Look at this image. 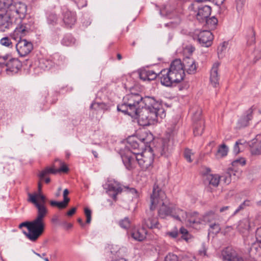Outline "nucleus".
Wrapping results in <instances>:
<instances>
[{"label":"nucleus","mask_w":261,"mask_h":261,"mask_svg":"<svg viewBox=\"0 0 261 261\" xmlns=\"http://www.w3.org/2000/svg\"><path fill=\"white\" fill-rule=\"evenodd\" d=\"M175 135L176 133L174 131L168 132L166 137L163 139L162 143L155 146L153 148L150 147V151L153 152L154 156L168 157L173 150Z\"/></svg>","instance_id":"5"},{"label":"nucleus","mask_w":261,"mask_h":261,"mask_svg":"<svg viewBox=\"0 0 261 261\" xmlns=\"http://www.w3.org/2000/svg\"><path fill=\"white\" fill-rule=\"evenodd\" d=\"M255 238L258 244V246L261 248V227L258 228L255 232Z\"/></svg>","instance_id":"53"},{"label":"nucleus","mask_w":261,"mask_h":261,"mask_svg":"<svg viewBox=\"0 0 261 261\" xmlns=\"http://www.w3.org/2000/svg\"><path fill=\"white\" fill-rule=\"evenodd\" d=\"M224 1L225 0H210V2H212L216 5L220 6L224 3Z\"/></svg>","instance_id":"64"},{"label":"nucleus","mask_w":261,"mask_h":261,"mask_svg":"<svg viewBox=\"0 0 261 261\" xmlns=\"http://www.w3.org/2000/svg\"><path fill=\"white\" fill-rule=\"evenodd\" d=\"M221 230V227L218 223H212L210 224V232L217 234Z\"/></svg>","instance_id":"46"},{"label":"nucleus","mask_w":261,"mask_h":261,"mask_svg":"<svg viewBox=\"0 0 261 261\" xmlns=\"http://www.w3.org/2000/svg\"><path fill=\"white\" fill-rule=\"evenodd\" d=\"M117 110L132 117L138 118L140 125L147 126L157 121L158 118L165 117L166 114L162 105L154 97H143L138 93L126 95L121 104L117 106Z\"/></svg>","instance_id":"1"},{"label":"nucleus","mask_w":261,"mask_h":261,"mask_svg":"<svg viewBox=\"0 0 261 261\" xmlns=\"http://www.w3.org/2000/svg\"><path fill=\"white\" fill-rule=\"evenodd\" d=\"M69 192L67 189H66L64 190L63 192V198L64 201L65 202V203H68V202L70 201L69 198L67 197L68 194H69Z\"/></svg>","instance_id":"60"},{"label":"nucleus","mask_w":261,"mask_h":261,"mask_svg":"<svg viewBox=\"0 0 261 261\" xmlns=\"http://www.w3.org/2000/svg\"><path fill=\"white\" fill-rule=\"evenodd\" d=\"M16 48L20 56L25 57L33 50V45L26 39H20L16 44Z\"/></svg>","instance_id":"12"},{"label":"nucleus","mask_w":261,"mask_h":261,"mask_svg":"<svg viewBox=\"0 0 261 261\" xmlns=\"http://www.w3.org/2000/svg\"><path fill=\"white\" fill-rule=\"evenodd\" d=\"M237 173V171H234L231 168H228L225 174L222 176V180L225 184L228 185L231 182V176H236Z\"/></svg>","instance_id":"29"},{"label":"nucleus","mask_w":261,"mask_h":261,"mask_svg":"<svg viewBox=\"0 0 261 261\" xmlns=\"http://www.w3.org/2000/svg\"><path fill=\"white\" fill-rule=\"evenodd\" d=\"M252 152L255 154H261V140L259 142L257 147L255 149L252 150Z\"/></svg>","instance_id":"61"},{"label":"nucleus","mask_w":261,"mask_h":261,"mask_svg":"<svg viewBox=\"0 0 261 261\" xmlns=\"http://www.w3.org/2000/svg\"><path fill=\"white\" fill-rule=\"evenodd\" d=\"M38 193H34L33 194H31V193H28L29 198L28 199V201L29 202H31V201L30 200V199L31 197H32L33 196V197H35V199H36V201L38 203H42V201H41L42 200L41 199V197L42 196L44 198V202L42 203H43L42 204L43 206H46L45 204H46V198L41 193L42 184H41L40 181H39L38 183Z\"/></svg>","instance_id":"25"},{"label":"nucleus","mask_w":261,"mask_h":261,"mask_svg":"<svg viewBox=\"0 0 261 261\" xmlns=\"http://www.w3.org/2000/svg\"><path fill=\"white\" fill-rule=\"evenodd\" d=\"M7 58L6 57H0V67L2 68V70H5V65L6 64V60Z\"/></svg>","instance_id":"58"},{"label":"nucleus","mask_w":261,"mask_h":261,"mask_svg":"<svg viewBox=\"0 0 261 261\" xmlns=\"http://www.w3.org/2000/svg\"><path fill=\"white\" fill-rule=\"evenodd\" d=\"M79 8H83L87 5V1L86 0H73Z\"/></svg>","instance_id":"57"},{"label":"nucleus","mask_w":261,"mask_h":261,"mask_svg":"<svg viewBox=\"0 0 261 261\" xmlns=\"http://www.w3.org/2000/svg\"><path fill=\"white\" fill-rule=\"evenodd\" d=\"M227 46V43L225 42H223L218 47V57L222 58L223 53L226 50Z\"/></svg>","instance_id":"48"},{"label":"nucleus","mask_w":261,"mask_h":261,"mask_svg":"<svg viewBox=\"0 0 261 261\" xmlns=\"http://www.w3.org/2000/svg\"><path fill=\"white\" fill-rule=\"evenodd\" d=\"M160 14L171 20L170 22L165 24V26L167 27L172 29L176 28L180 23L181 19L175 11L169 12L166 11V8H164L160 10Z\"/></svg>","instance_id":"10"},{"label":"nucleus","mask_w":261,"mask_h":261,"mask_svg":"<svg viewBox=\"0 0 261 261\" xmlns=\"http://www.w3.org/2000/svg\"><path fill=\"white\" fill-rule=\"evenodd\" d=\"M219 65V63H215L211 70L210 82L214 87H217L219 85V76L218 73Z\"/></svg>","instance_id":"21"},{"label":"nucleus","mask_w":261,"mask_h":261,"mask_svg":"<svg viewBox=\"0 0 261 261\" xmlns=\"http://www.w3.org/2000/svg\"><path fill=\"white\" fill-rule=\"evenodd\" d=\"M63 20L67 27L71 28L76 21V13L69 10H66L63 14Z\"/></svg>","instance_id":"20"},{"label":"nucleus","mask_w":261,"mask_h":261,"mask_svg":"<svg viewBox=\"0 0 261 261\" xmlns=\"http://www.w3.org/2000/svg\"><path fill=\"white\" fill-rule=\"evenodd\" d=\"M11 0H0V14H5L9 12V6Z\"/></svg>","instance_id":"33"},{"label":"nucleus","mask_w":261,"mask_h":261,"mask_svg":"<svg viewBox=\"0 0 261 261\" xmlns=\"http://www.w3.org/2000/svg\"><path fill=\"white\" fill-rule=\"evenodd\" d=\"M57 162L60 163V167L59 169H58L59 172H68V171H69V168H68V167L64 162H62L59 159H56L55 163L57 164Z\"/></svg>","instance_id":"44"},{"label":"nucleus","mask_w":261,"mask_h":261,"mask_svg":"<svg viewBox=\"0 0 261 261\" xmlns=\"http://www.w3.org/2000/svg\"><path fill=\"white\" fill-rule=\"evenodd\" d=\"M240 144H242V143L240 141H238L236 142L234 147H233V152L235 154H238L240 152V148L239 145Z\"/></svg>","instance_id":"59"},{"label":"nucleus","mask_w":261,"mask_h":261,"mask_svg":"<svg viewBox=\"0 0 261 261\" xmlns=\"http://www.w3.org/2000/svg\"><path fill=\"white\" fill-rule=\"evenodd\" d=\"M159 76L160 79L161 83L165 86L170 87L173 84H176L167 69L162 70L159 73Z\"/></svg>","instance_id":"17"},{"label":"nucleus","mask_w":261,"mask_h":261,"mask_svg":"<svg viewBox=\"0 0 261 261\" xmlns=\"http://www.w3.org/2000/svg\"><path fill=\"white\" fill-rule=\"evenodd\" d=\"M159 73H155L153 70H147L142 71L140 73V79L143 81L148 80L152 81L155 79Z\"/></svg>","instance_id":"28"},{"label":"nucleus","mask_w":261,"mask_h":261,"mask_svg":"<svg viewBox=\"0 0 261 261\" xmlns=\"http://www.w3.org/2000/svg\"><path fill=\"white\" fill-rule=\"evenodd\" d=\"M216 218V215L214 212L213 211H210L206 213L202 217V222H205L207 223H212Z\"/></svg>","instance_id":"37"},{"label":"nucleus","mask_w":261,"mask_h":261,"mask_svg":"<svg viewBox=\"0 0 261 261\" xmlns=\"http://www.w3.org/2000/svg\"><path fill=\"white\" fill-rule=\"evenodd\" d=\"M9 12L11 15L15 18L16 20L17 17L20 19L24 16L27 12V7L23 3L20 2L12 3L11 1L9 6Z\"/></svg>","instance_id":"9"},{"label":"nucleus","mask_w":261,"mask_h":261,"mask_svg":"<svg viewBox=\"0 0 261 261\" xmlns=\"http://www.w3.org/2000/svg\"><path fill=\"white\" fill-rule=\"evenodd\" d=\"M246 164V161L244 158H240L239 159H237L234 161H233L231 163V167L230 168H231L233 169V171H237L236 168H237L238 166L240 165L241 166H243L245 165Z\"/></svg>","instance_id":"40"},{"label":"nucleus","mask_w":261,"mask_h":261,"mask_svg":"<svg viewBox=\"0 0 261 261\" xmlns=\"http://www.w3.org/2000/svg\"><path fill=\"white\" fill-rule=\"evenodd\" d=\"M53 62L50 60H42L40 62V66L41 68L44 69H49L53 66Z\"/></svg>","instance_id":"41"},{"label":"nucleus","mask_w":261,"mask_h":261,"mask_svg":"<svg viewBox=\"0 0 261 261\" xmlns=\"http://www.w3.org/2000/svg\"><path fill=\"white\" fill-rule=\"evenodd\" d=\"M105 189L107 192L115 201L117 200V195L121 193L123 191V188L120 184L116 181H110L105 185Z\"/></svg>","instance_id":"13"},{"label":"nucleus","mask_w":261,"mask_h":261,"mask_svg":"<svg viewBox=\"0 0 261 261\" xmlns=\"http://www.w3.org/2000/svg\"><path fill=\"white\" fill-rule=\"evenodd\" d=\"M152 211L150 210L147 212V218L143 220V226L149 228H159V223L156 217L153 216Z\"/></svg>","instance_id":"19"},{"label":"nucleus","mask_w":261,"mask_h":261,"mask_svg":"<svg viewBox=\"0 0 261 261\" xmlns=\"http://www.w3.org/2000/svg\"><path fill=\"white\" fill-rule=\"evenodd\" d=\"M260 253L261 248H258L256 244L252 245L249 250L250 256L254 259H257V256L259 255Z\"/></svg>","instance_id":"35"},{"label":"nucleus","mask_w":261,"mask_h":261,"mask_svg":"<svg viewBox=\"0 0 261 261\" xmlns=\"http://www.w3.org/2000/svg\"><path fill=\"white\" fill-rule=\"evenodd\" d=\"M191 111L193 113V121L194 123H197L203 121L201 118L202 110L200 108H192Z\"/></svg>","instance_id":"30"},{"label":"nucleus","mask_w":261,"mask_h":261,"mask_svg":"<svg viewBox=\"0 0 261 261\" xmlns=\"http://www.w3.org/2000/svg\"><path fill=\"white\" fill-rule=\"evenodd\" d=\"M146 230L142 227L133 229L131 232V236L135 240L141 242L146 238Z\"/></svg>","instance_id":"23"},{"label":"nucleus","mask_w":261,"mask_h":261,"mask_svg":"<svg viewBox=\"0 0 261 261\" xmlns=\"http://www.w3.org/2000/svg\"><path fill=\"white\" fill-rule=\"evenodd\" d=\"M254 109L253 108V107H251L247 111L246 116L244 118H242L240 120V123L241 124V125L243 126H246L248 125L249 121L251 120L252 119V114L253 113Z\"/></svg>","instance_id":"36"},{"label":"nucleus","mask_w":261,"mask_h":261,"mask_svg":"<svg viewBox=\"0 0 261 261\" xmlns=\"http://www.w3.org/2000/svg\"><path fill=\"white\" fill-rule=\"evenodd\" d=\"M165 183L157 180L154 184L152 194L150 196V208L153 210L156 206H159L158 213L160 217L164 218L166 216L173 214V210L169 206V202L166 199L165 192L162 190Z\"/></svg>","instance_id":"3"},{"label":"nucleus","mask_w":261,"mask_h":261,"mask_svg":"<svg viewBox=\"0 0 261 261\" xmlns=\"http://www.w3.org/2000/svg\"><path fill=\"white\" fill-rule=\"evenodd\" d=\"M211 172V169L209 168H205V172H203V175H206V180H207L210 185L214 187L218 186L220 181V177L216 174H208Z\"/></svg>","instance_id":"24"},{"label":"nucleus","mask_w":261,"mask_h":261,"mask_svg":"<svg viewBox=\"0 0 261 261\" xmlns=\"http://www.w3.org/2000/svg\"><path fill=\"white\" fill-rule=\"evenodd\" d=\"M167 234L172 238H176L178 236V232L177 230H174L171 232H168Z\"/></svg>","instance_id":"62"},{"label":"nucleus","mask_w":261,"mask_h":261,"mask_svg":"<svg viewBox=\"0 0 261 261\" xmlns=\"http://www.w3.org/2000/svg\"><path fill=\"white\" fill-rule=\"evenodd\" d=\"M47 22L48 24L54 26L58 23L59 17L54 12H49L47 14Z\"/></svg>","instance_id":"32"},{"label":"nucleus","mask_w":261,"mask_h":261,"mask_svg":"<svg viewBox=\"0 0 261 261\" xmlns=\"http://www.w3.org/2000/svg\"><path fill=\"white\" fill-rule=\"evenodd\" d=\"M251 204V202L249 200H245L242 204L240 205L238 208L234 212V214L238 213L240 210L244 209L246 206H249Z\"/></svg>","instance_id":"51"},{"label":"nucleus","mask_w":261,"mask_h":261,"mask_svg":"<svg viewBox=\"0 0 261 261\" xmlns=\"http://www.w3.org/2000/svg\"><path fill=\"white\" fill-rule=\"evenodd\" d=\"M57 166V164L55 161L51 167H47L44 170H42L38 174V177H39L40 180H43L45 176L48 174L51 173L55 174L58 173V169L56 168Z\"/></svg>","instance_id":"26"},{"label":"nucleus","mask_w":261,"mask_h":261,"mask_svg":"<svg viewBox=\"0 0 261 261\" xmlns=\"http://www.w3.org/2000/svg\"><path fill=\"white\" fill-rule=\"evenodd\" d=\"M255 32L253 30H251L250 34L248 35L247 38V45H251L255 42Z\"/></svg>","instance_id":"45"},{"label":"nucleus","mask_w":261,"mask_h":261,"mask_svg":"<svg viewBox=\"0 0 261 261\" xmlns=\"http://www.w3.org/2000/svg\"><path fill=\"white\" fill-rule=\"evenodd\" d=\"M84 212L86 216V223L89 224L91 221V211L88 208H85Z\"/></svg>","instance_id":"56"},{"label":"nucleus","mask_w":261,"mask_h":261,"mask_svg":"<svg viewBox=\"0 0 261 261\" xmlns=\"http://www.w3.org/2000/svg\"><path fill=\"white\" fill-rule=\"evenodd\" d=\"M131 221L128 217H125L119 222V226L124 229H128L130 226Z\"/></svg>","instance_id":"43"},{"label":"nucleus","mask_w":261,"mask_h":261,"mask_svg":"<svg viewBox=\"0 0 261 261\" xmlns=\"http://www.w3.org/2000/svg\"><path fill=\"white\" fill-rule=\"evenodd\" d=\"M190 14L196 17L200 22H204L211 13V8L197 3L191 4L188 7Z\"/></svg>","instance_id":"6"},{"label":"nucleus","mask_w":261,"mask_h":261,"mask_svg":"<svg viewBox=\"0 0 261 261\" xmlns=\"http://www.w3.org/2000/svg\"><path fill=\"white\" fill-rule=\"evenodd\" d=\"M204 128V121H200L197 123H194L193 133L195 136L201 135Z\"/></svg>","instance_id":"31"},{"label":"nucleus","mask_w":261,"mask_h":261,"mask_svg":"<svg viewBox=\"0 0 261 261\" xmlns=\"http://www.w3.org/2000/svg\"><path fill=\"white\" fill-rule=\"evenodd\" d=\"M228 148L227 146L223 144L220 145L216 153V157L218 159L225 156L228 153Z\"/></svg>","instance_id":"34"},{"label":"nucleus","mask_w":261,"mask_h":261,"mask_svg":"<svg viewBox=\"0 0 261 261\" xmlns=\"http://www.w3.org/2000/svg\"><path fill=\"white\" fill-rule=\"evenodd\" d=\"M186 222L190 226L196 227L202 223V219L198 216L197 212L188 213Z\"/></svg>","instance_id":"22"},{"label":"nucleus","mask_w":261,"mask_h":261,"mask_svg":"<svg viewBox=\"0 0 261 261\" xmlns=\"http://www.w3.org/2000/svg\"><path fill=\"white\" fill-rule=\"evenodd\" d=\"M122 162L128 170H132L136 167L137 163V153L127 151L121 155Z\"/></svg>","instance_id":"11"},{"label":"nucleus","mask_w":261,"mask_h":261,"mask_svg":"<svg viewBox=\"0 0 261 261\" xmlns=\"http://www.w3.org/2000/svg\"><path fill=\"white\" fill-rule=\"evenodd\" d=\"M21 67V64L18 59H12L6 63L4 71L8 75H13L17 73Z\"/></svg>","instance_id":"15"},{"label":"nucleus","mask_w":261,"mask_h":261,"mask_svg":"<svg viewBox=\"0 0 261 261\" xmlns=\"http://www.w3.org/2000/svg\"><path fill=\"white\" fill-rule=\"evenodd\" d=\"M188 213L179 208H174L173 210L172 217L177 220L181 222H186Z\"/></svg>","instance_id":"27"},{"label":"nucleus","mask_w":261,"mask_h":261,"mask_svg":"<svg viewBox=\"0 0 261 261\" xmlns=\"http://www.w3.org/2000/svg\"><path fill=\"white\" fill-rule=\"evenodd\" d=\"M167 70L176 84L183 80L185 74L184 69H182L180 60L176 59L173 61L169 68Z\"/></svg>","instance_id":"7"},{"label":"nucleus","mask_w":261,"mask_h":261,"mask_svg":"<svg viewBox=\"0 0 261 261\" xmlns=\"http://www.w3.org/2000/svg\"><path fill=\"white\" fill-rule=\"evenodd\" d=\"M106 108L107 105L103 102H93L90 106V109L95 111L105 110Z\"/></svg>","instance_id":"39"},{"label":"nucleus","mask_w":261,"mask_h":261,"mask_svg":"<svg viewBox=\"0 0 261 261\" xmlns=\"http://www.w3.org/2000/svg\"><path fill=\"white\" fill-rule=\"evenodd\" d=\"M15 18L12 17L9 12L4 14H0V32H5L15 28L14 34L19 35L20 37L29 33L30 30L29 25L22 23L15 27Z\"/></svg>","instance_id":"4"},{"label":"nucleus","mask_w":261,"mask_h":261,"mask_svg":"<svg viewBox=\"0 0 261 261\" xmlns=\"http://www.w3.org/2000/svg\"><path fill=\"white\" fill-rule=\"evenodd\" d=\"M0 43L2 45L7 47H9L12 45L11 40L8 37H5L2 38L0 40Z\"/></svg>","instance_id":"52"},{"label":"nucleus","mask_w":261,"mask_h":261,"mask_svg":"<svg viewBox=\"0 0 261 261\" xmlns=\"http://www.w3.org/2000/svg\"><path fill=\"white\" fill-rule=\"evenodd\" d=\"M182 69H184V72L186 71L188 74H193L195 73L197 66L194 59L190 57H186L181 62Z\"/></svg>","instance_id":"18"},{"label":"nucleus","mask_w":261,"mask_h":261,"mask_svg":"<svg viewBox=\"0 0 261 261\" xmlns=\"http://www.w3.org/2000/svg\"><path fill=\"white\" fill-rule=\"evenodd\" d=\"M153 156V152L150 150L141 153H137V163L142 170H146L152 166Z\"/></svg>","instance_id":"8"},{"label":"nucleus","mask_w":261,"mask_h":261,"mask_svg":"<svg viewBox=\"0 0 261 261\" xmlns=\"http://www.w3.org/2000/svg\"><path fill=\"white\" fill-rule=\"evenodd\" d=\"M254 58L256 60L261 58V42L254 51Z\"/></svg>","instance_id":"55"},{"label":"nucleus","mask_w":261,"mask_h":261,"mask_svg":"<svg viewBox=\"0 0 261 261\" xmlns=\"http://www.w3.org/2000/svg\"><path fill=\"white\" fill-rule=\"evenodd\" d=\"M42 203L44 202V198L41 197ZM30 200L37 208L36 217L32 221L29 226V232L24 231L27 238L32 241H36L43 233L45 228L44 218L48 214V210L43 203H38L35 197H31Z\"/></svg>","instance_id":"2"},{"label":"nucleus","mask_w":261,"mask_h":261,"mask_svg":"<svg viewBox=\"0 0 261 261\" xmlns=\"http://www.w3.org/2000/svg\"><path fill=\"white\" fill-rule=\"evenodd\" d=\"M164 261H178V258L175 254L169 253L165 257Z\"/></svg>","instance_id":"54"},{"label":"nucleus","mask_w":261,"mask_h":261,"mask_svg":"<svg viewBox=\"0 0 261 261\" xmlns=\"http://www.w3.org/2000/svg\"><path fill=\"white\" fill-rule=\"evenodd\" d=\"M75 39L71 36H65L62 41V43L65 46H70L74 44Z\"/></svg>","instance_id":"42"},{"label":"nucleus","mask_w":261,"mask_h":261,"mask_svg":"<svg viewBox=\"0 0 261 261\" xmlns=\"http://www.w3.org/2000/svg\"><path fill=\"white\" fill-rule=\"evenodd\" d=\"M30 224H31V222L26 221V222H22L19 224V228H21L22 227L25 226L29 230V226H30Z\"/></svg>","instance_id":"63"},{"label":"nucleus","mask_w":261,"mask_h":261,"mask_svg":"<svg viewBox=\"0 0 261 261\" xmlns=\"http://www.w3.org/2000/svg\"><path fill=\"white\" fill-rule=\"evenodd\" d=\"M194 155V153L192 152V150L190 149L187 148L184 151V157L186 160L189 163L193 161L192 156Z\"/></svg>","instance_id":"50"},{"label":"nucleus","mask_w":261,"mask_h":261,"mask_svg":"<svg viewBox=\"0 0 261 261\" xmlns=\"http://www.w3.org/2000/svg\"><path fill=\"white\" fill-rule=\"evenodd\" d=\"M223 259L226 261H244L242 256L232 248L227 247L222 252Z\"/></svg>","instance_id":"16"},{"label":"nucleus","mask_w":261,"mask_h":261,"mask_svg":"<svg viewBox=\"0 0 261 261\" xmlns=\"http://www.w3.org/2000/svg\"><path fill=\"white\" fill-rule=\"evenodd\" d=\"M179 233L181 234V238L187 242H190L193 239V237L190 234L187 229L181 227L179 229Z\"/></svg>","instance_id":"38"},{"label":"nucleus","mask_w":261,"mask_h":261,"mask_svg":"<svg viewBox=\"0 0 261 261\" xmlns=\"http://www.w3.org/2000/svg\"><path fill=\"white\" fill-rule=\"evenodd\" d=\"M204 22H206L208 27L215 28L216 25L217 24L218 20L215 17H212L211 18H206Z\"/></svg>","instance_id":"47"},{"label":"nucleus","mask_w":261,"mask_h":261,"mask_svg":"<svg viewBox=\"0 0 261 261\" xmlns=\"http://www.w3.org/2000/svg\"><path fill=\"white\" fill-rule=\"evenodd\" d=\"M197 37L198 42L202 46L208 47L212 44L214 37L210 31H200Z\"/></svg>","instance_id":"14"},{"label":"nucleus","mask_w":261,"mask_h":261,"mask_svg":"<svg viewBox=\"0 0 261 261\" xmlns=\"http://www.w3.org/2000/svg\"><path fill=\"white\" fill-rule=\"evenodd\" d=\"M50 204L51 206H57L60 209L65 208L68 205V203H65L64 200L61 202L51 200L50 201Z\"/></svg>","instance_id":"49"}]
</instances>
